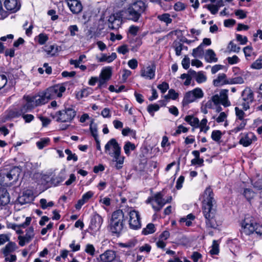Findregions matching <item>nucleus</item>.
Returning a JSON list of instances; mask_svg holds the SVG:
<instances>
[{"mask_svg":"<svg viewBox=\"0 0 262 262\" xmlns=\"http://www.w3.org/2000/svg\"><path fill=\"white\" fill-rule=\"evenodd\" d=\"M202 207L207 227L215 228L217 225L214 219L216 214V201L214 198L213 190L210 187H207L203 193Z\"/></svg>","mask_w":262,"mask_h":262,"instance_id":"f257e3e1","label":"nucleus"},{"mask_svg":"<svg viewBox=\"0 0 262 262\" xmlns=\"http://www.w3.org/2000/svg\"><path fill=\"white\" fill-rule=\"evenodd\" d=\"M146 7L145 3L141 0L136 1L130 4L126 9L128 19L135 22L138 21Z\"/></svg>","mask_w":262,"mask_h":262,"instance_id":"f03ea898","label":"nucleus"},{"mask_svg":"<svg viewBox=\"0 0 262 262\" xmlns=\"http://www.w3.org/2000/svg\"><path fill=\"white\" fill-rule=\"evenodd\" d=\"M124 213L121 210L114 211L110 224V230L114 234L119 235L123 228Z\"/></svg>","mask_w":262,"mask_h":262,"instance_id":"7ed1b4c3","label":"nucleus"},{"mask_svg":"<svg viewBox=\"0 0 262 262\" xmlns=\"http://www.w3.org/2000/svg\"><path fill=\"white\" fill-rule=\"evenodd\" d=\"M228 90L224 89L222 90L218 94H215L212 96L211 100L208 101L205 104L206 108H212V103L214 105L222 104L225 107L230 105L231 103L228 98Z\"/></svg>","mask_w":262,"mask_h":262,"instance_id":"20e7f679","label":"nucleus"},{"mask_svg":"<svg viewBox=\"0 0 262 262\" xmlns=\"http://www.w3.org/2000/svg\"><path fill=\"white\" fill-rule=\"evenodd\" d=\"M76 111L72 108H66L58 111L57 114V120L62 122H70L75 118Z\"/></svg>","mask_w":262,"mask_h":262,"instance_id":"39448f33","label":"nucleus"},{"mask_svg":"<svg viewBox=\"0 0 262 262\" xmlns=\"http://www.w3.org/2000/svg\"><path fill=\"white\" fill-rule=\"evenodd\" d=\"M128 225L130 229L138 230L141 228V217L139 212L136 210H131L128 212Z\"/></svg>","mask_w":262,"mask_h":262,"instance_id":"423d86ee","label":"nucleus"},{"mask_svg":"<svg viewBox=\"0 0 262 262\" xmlns=\"http://www.w3.org/2000/svg\"><path fill=\"white\" fill-rule=\"evenodd\" d=\"M102 217L98 213H95L91 217L89 229L92 235H95L100 230L103 223Z\"/></svg>","mask_w":262,"mask_h":262,"instance_id":"0eeeda50","label":"nucleus"},{"mask_svg":"<svg viewBox=\"0 0 262 262\" xmlns=\"http://www.w3.org/2000/svg\"><path fill=\"white\" fill-rule=\"evenodd\" d=\"M66 87L62 84L55 85L50 87L46 90L47 97L49 100L55 98V97H61L62 94L66 91Z\"/></svg>","mask_w":262,"mask_h":262,"instance_id":"6e6552de","label":"nucleus"},{"mask_svg":"<svg viewBox=\"0 0 262 262\" xmlns=\"http://www.w3.org/2000/svg\"><path fill=\"white\" fill-rule=\"evenodd\" d=\"M35 235L34 227L33 226L28 227L25 230V234L19 235L18 236L19 245L23 247L26 244L30 243L34 238Z\"/></svg>","mask_w":262,"mask_h":262,"instance_id":"1a4fd4ad","label":"nucleus"},{"mask_svg":"<svg viewBox=\"0 0 262 262\" xmlns=\"http://www.w3.org/2000/svg\"><path fill=\"white\" fill-rule=\"evenodd\" d=\"M121 151V146L114 138L110 139L104 146L105 152L110 156L120 152Z\"/></svg>","mask_w":262,"mask_h":262,"instance_id":"9d476101","label":"nucleus"},{"mask_svg":"<svg viewBox=\"0 0 262 262\" xmlns=\"http://www.w3.org/2000/svg\"><path fill=\"white\" fill-rule=\"evenodd\" d=\"M171 200V198H170L169 200H165L163 199L162 194L160 193H158L152 197L150 202L152 208L156 211H159L162 209L165 204L169 202Z\"/></svg>","mask_w":262,"mask_h":262,"instance_id":"9b49d317","label":"nucleus"},{"mask_svg":"<svg viewBox=\"0 0 262 262\" xmlns=\"http://www.w3.org/2000/svg\"><path fill=\"white\" fill-rule=\"evenodd\" d=\"M29 100H30L31 104L33 106V107L43 105L47 103L49 99L48 98V95H47V93L46 92L41 93L39 95L30 96H27Z\"/></svg>","mask_w":262,"mask_h":262,"instance_id":"f8f14e48","label":"nucleus"},{"mask_svg":"<svg viewBox=\"0 0 262 262\" xmlns=\"http://www.w3.org/2000/svg\"><path fill=\"white\" fill-rule=\"evenodd\" d=\"M256 223L251 217L246 218L242 223L243 232L250 235L255 231Z\"/></svg>","mask_w":262,"mask_h":262,"instance_id":"ddd939ff","label":"nucleus"},{"mask_svg":"<svg viewBox=\"0 0 262 262\" xmlns=\"http://www.w3.org/2000/svg\"><path fill=\"white\" fill-rule=\"evenodd\" d=\"M24 98L26 101V104L20 107L19 109L15 110L13 112V117H18L19 116H23L26 114V113L31 111L34 108L33 106L31 104L30 100H29L28 96L24 97Z\"/></svg>","mask_w":262,"mask_h":262,"instance_id":"4468645a","label":"nucleus"},{"mask_svg":"<svg viewBox=\"0 0 262 262\" xmlns=\"http://www.w3.org/2000/svg\"><path fill=\"white\" fill-rule=\"evenodd\" d=\"M156 69V66L154 63L143 67L140 71V75L146 79H153L155 77Z\"/></svg>","mask_w":262,"mask_h":262,"instance_id":"2eb2a0df","label":"nucleus"},{"mask_svg":"<svg viewBox=\"0 0 262 262\" xmlns=\"http://www.w3.org/2000/svg\"><path fill=\"white\" fill-rule=\"evenodd\" d=\"M239 143L244 147H247L256 140L255 135L251 132L242 133L239 136Z\"/></svg>","mask_w":262,"mask_h":262,"instance_id":"dca6fc26","label":"nucleus"},{"mask_svg":"<svg viewBox=\"0 0 262 262\" xmlns=\"http://www.w3.org/2000/svg\"><path fill=\"white\" fill-rule=\"evenodd\" d=\"M70 11L73 14H79L82 10V5L79 0H65Z\"/></svg>","mask_w":262,"mask_h":262,"instance_id":"f3484780","label":"nucleus"},{"mask_svg":"<svg viewBox=\"0 0 262 262\" xmlns=\"http://www.w3.org/2000/svg\"><path fill=\"white\" fill-rule=\"evenodd\" d=\"M34 200L33 193L31 190H26L17 198L19 204L24 205L32 202Z\"/></svg>","mask_w":262,"mask_h":262,"instance_id":"a211bd4d","label":"nucleus"},{"mask_svg":"<svg viewBox=\"0 0 262 262\" xmlns=\"http://www.w3.org/2000/svg\"><path fill=\"white\" fill-rule=\"evenodd\" d=\"M213 84L215 86H221L226 84H230L229 78L224 73L218 74L216 78L213 80Z\"/></svg>","mask_w":262,"mask_h":262,"instance_id":"6ab92c4d","label":"nucleus"},{"mask_svg":"<svg viewBox=\"0 0 262 262\" xmlns=\"http://www.w3.org/2000/svg\"><path fill=\"white\" fill-rule=\"evenodd\" d=\"M112 158V162L115 163V167L117 169L122 168L125 157L121 155V151L111 156Z\"/></svg>","mask_w":262,"mask_h":262,"instance_id":"aec40b11","label":"nucleus"},{"mask_svg":"<svg viewBox=\"0 0 262 262\" xmlns=\"http://www.w3.org/2000/svg\"><path fill=\"white\" fill-rule=\"evenodd\" d=\"M116 256V252L114 251L106 250L100 255V258L102 262H112L115 260Z\"/></svg>","mask_w":262,"mask_h":262,"instance_id":"412c9836","label":"nucleus"},{"mask_svg":"<svg viewBox=\"0 0 262 262\" xmlns=\"http://www.w3.org/2000/svg\"><path fill=\"white\" fill-rule=\"evenodd\" d=\"M94 193L92 191H89L83 194L81 199L79 200L77 203L75 205V208L77 209H79L81 208L82 206L85 203L88 202L94 195Z\"/></svg>","mask_w":262,"mask_h":262,"instance_id":"4be33fe9","label":"nucleus"},{"mask_svg":"<svg viewBox=\"0 0 262 262\" xmlns=\"http://www.w3.org/2000/svg\"><path fill=\"white\" fill-rule=\"evenodd\" d=\"M20 169L18 167H14L6 174V178L9 181L12 180L16 182L20 173Z\"/></svg>","mask_w":262,"mask_h":262,"instance_id":"5701e85b","label":"nucleus"},{"mask_svg":"<svg viewBox=\"0 0 262 262\" xmlns=\"http://www.w3.org/2000/svg\"><path fill=\"white\" fill-rule=\"evenodd\" d=\"M4 5L8 10L12 12H16L20 8V4L17 0H6Z\"/></svg>","mask_w":262,"mask_h":262,"instance_id":"b1692460","label":"nucleus"},{"mask_svg":"<svg viewBox=\"0 0 262 262\" xmlns=\"http://www.w3.org/2000/svg\"><path fill=\"white\" fill-rule=\"evenodd\" d=\"M108 27L112 30H116L120 27L121 24V20L120 18L117 17L115 15H112L108 19Z\"/></svg>","mask_w":262,"mask_h":262,"instance_id":"393cba45","label":"nucleus"},{"mask_svg":"<svg viewBox=\"0 0 262 262\" xmlns=\"http://www.w3.org/2000/svg\"><path fill=\"white\" fill-rule=\"evenodd\" d=\"M117 58V54L116 53L113 52L110 55H107L106 54L102 53L100 56H97L96 58L98 62H106L107 63H111L113 61Z\"/></svg>","mask_w":262,"mask_h":262,"instance_id":"a878e982","label":"nucleus"},{"mask_svg":"<svg viewBox=\"0 0 262 262\" xmlns=\"http://www.w3.org/2000/svg\"><path fill=\"white\" fill-rule=\"evenodd\" d=\"M242 100L252 102L254 99L253 91L248 88H246L242 94Z\"/></svg>","mask_w":262,"mask_h":262,"instance_id":"bb28decb","label":"nucleus"},{"mask_svg":"<svg viewBox=\"0 0 262 262\" xmlns=\"http://www.w3.org/2000/svg\"><path fill=\"white\" fill-rule=\"evenodd\" d=\"M10 202V197L6 190H0V207L4 206Z\"/></svg>","mask_w":262,"mask_h":262,"instance_id":"cd10ccee","label":"nucleus"},{"mask_svg":"<svg viewBox=\"0 0 262 262\" xmlns=\"http://www.w3.org/2000/svg\"><path fill=\"white\" fill-rule=\"evenodd\" d=\"M32 218L31 217H27L25 221L20 224L17 225L15 224H10L9 226V228L13 229L15 231L17 230L18 228H23V229L26 228L31 224Z\"/></svg>","mask_w":262,"mask_h":262,"instance_id":"c85d7f7f","label":"nucleus"},{"mask_svg":"<svg viewBox=\"0 0 262 262\" xmlns=\"http://www.w3.org/2000/svg\"><path fill=\"white\" fill-rule=\"evenodd\" d=\"M112 71L113 68L111 67L108 66L103 68L101 71L99 77L109 80L112 75Z\"/></svg>","mask_w":262,"mask_h":262,"instance_id":"c756f323","label":"nucleus"},{"mask_svg":"<svg viewBox=\"0 0 262 262\" xmlns=\"http://www.w3.org/2000/svg\"><path fill=\"white\" fill-rule=\"evenodd\" d=\"M205 58L208 62H215L217 60L215 53L212 49H208L206 51Z\"/></svg>","mask_w":262,"mask_h":262,"instance_id":"7c9ffc66","label":"nucleus"},{"mask_svg":"<svg viewBox=\"0 0 262 262\" xmlns=\"http://www.w3.org/2000/svg\"><path fill=\"white\" fill-rule=\"evenodd\" d=\"M184 120L187 122L189 125L194 128H198L199 119L192 115L186 116Z\"/></svg>","mask_w":262,"mask_h":262,"instance_id":"2f4dec72","label":"nucleus"},{"mask_svg":"<svg viewBox=\"0 0 262 262\" xmlns=\"http://www.w3.org/2000/svg\"><path fill=\"white\" fill-rule=\"evenodd\" d=\"M194 101H195V100L194 98L193 95L191 93V92L189 91L184 94L182 103L183 106H184Z\"/></svg>","mask_w":262,"mask_h":262,"instance_id":"473e14b6","label":"nucleus"},{"mask_svg":"<svg viewBox=\"0 0 262 262\" xmlns=\"http://www.w3.org/2000/svg\"><path fill=\"white\" fill-rule=\"evenodd\" d=\"M157 18L161 22L164 23L167 26L172 21V18L170 17V15L169 13H163L162 14L158 15Z\"/></svg>","mask_w":262,"mask_h":262,"instance_id":"72a5a7b5","label":"nucleus"},{"mask_svg":"<svg viewBox=\"0 0 262 262\" xmlns=\"http://www.w3.org/2000/svg\"><path fill=\"white\" fill-rule=\"evenodd\" d=\"M16 244L13 242H9L3 249V253L5 254H10L16 249Z\"/></svg>","mask_w":262,"mask_h":262,"instance_id":"f704fd0d","label":"nucleus"},{"mask_svg":"<svg viewBox=\"0 0 262 262\" xmlns=\"http://www.w3.org/2000/svg\"><path fill=\"white\" fill-rule=\"evenodd\" d=\"M195 100L200 99L204 97V93L203 90L200 88H196L193 90L190 91Z\"/></svg>","mask_w":262,"mask_h":262,"instance_id":"c9c22d12","label":"nucleus"},{"mask_svg":"<svg viewBox=\"0 0 262 262\" xmlns=\"http://www.w3.org/2000/svg\"><path fill=\"white\" fill-rule=\"evenodd\" d=\"M223 6L224 5H220L219 4H210L205 5L204 8L209 10L212 14L214 15L217 13L219 8Z\"/></svg>","mask_w":262,"mask_h":262,"instance_id":"e433bc0d","label":"nucleus"},{"mask_svg":"<svg viewBox=\"0 0 262 262\" xmlns=\"http://www.w3.org/2000/svg\"><path fill=\"white\" fill-rule=\"evenodd\" d=\"M44 50L48 55L54 56L57 53L58 49L56 45H49L45 47Z\"/></svg>","mask_w":262,"mask_h":262,"instance_id":"4c0bfd02","label":"nucleus"},{"mask_svg":"<svg viewBox=\"0 0 262 262\" xmlns=\"http://www.w3.org/2000/svg\"><path fill=\"white\" fill-rule=\"evenodd\" d=\"M208 121L206 118H203L200 122L199 120L198 128H200L201 132L206 133L209 129V126L207 125Z\"/></svg>","mask_w":262,"mask_h":262,"instance_id":"58836bf2","label":"nucleus"},{"mask_svg":"<svg viewBox=\"0 0 262 262\" xmlns=\"http://www.w3.org/2000/svg\"><path fill=\"white\" fill-rule=\"evenodd\" d=\"M156 231L154 224L149 223L146 227L142 229V233L144 235H148L154 233Z\"/></svg>","mask_w":262,"mask_h":262,"instance_id":"ea45409f","label":"nucleus"},{"mask_svg":"<svg viewBox=\"0 0 262 262\" xmlns=\"http://www.w3.org/2000/svg\"><path fill=\"white\" fill-rule=\"evenodd\" d=\"M135 145L129 141L125 142L123 147L124 152L127 156L130 155V151L135 150Z\"/></svg>","mask_w":262,"mask_h":262,"instance_id":"a19ab883","label":"nucleus"},{"mask_svg":"<svg viewBox=\"0 0 262 262\" xmlns=\"http://www.w3.org/2000/svg\"><path fill=\"white\" fill-rule=\"evenodd\" d=\"M250 68L254 70H260L262 69V56L255 60L250 66Z\"/></svg>","mask_w":262,"mask_h":262,"instance_id":"79ce46f5","label":"nucleus"},{"mask_svg":"<svg viewBox=\"0 0 262 262\" xmlns=\"http://www.w3.org/2000/svg\"><path fill=\"white\" fill-rule=\"evenodd\" d=\"M90 129L92 136L94 139L98 138V135L97 133V125L94 123V119H91V123L90 125Z\"/></svg>","mask_w":262,"mask_h":262,"instance_id":"37998d69","label":"nucleus"},{"mask_svg":"<svg viewBox=\"0 0 262 262\" xmlns=\"http://www.w3.org/2000/svg\"><path fill=\"white\" fill-rule=\"evenodd\" d=\"M7 77L6 73L2 71V69L0 68V89L4 88L7 83Z\"/></svg>","mask_w":262,"mask_h":262,"instance_id":"c03bdc74","label":"nucleus"},{"mask_svg":"<svg viewBox=\"0 0 262 262\" xmlns=\"http://www.w3.org/2000/svg\"><path fill=\"white\" fill-rule=\"evenodd\" d=\"M64 179V177H63L61 174L57 176H53L51 179V183L53 184L54 186H56L62 182Z\"/></svg>","mask_w":262,"mask_h":262,"instance_id":"a18cd8bd","label":"nucleus"},{"mask_svg":"<svg viewBox=\"0 0 262 262\" xmlns=\"http://www.w3.org/2000/svg\"><path fill=\"white\" fill-rule=\"evenodd\" d=\"M50 142V139L48 138H45L41 139L39 141L36 142V145L39 149H41L49 145Z\"/></svg>","mask_w":262,"mask_h":262,"instance_id":"49530a36","label":"nucleus"},{"mask_svg":"<svg viewBox=\"0 0 262 262\" xmlns=\"http://www.w3.org/2000/svg\"><path fill=\"white\" fill-rule=\"evenodd\" d=\"M236 123L237 124V126L232 130V132L234 133H237L243 129L246 125L247 121H243L239 122V121L236 120Z\"/></svg>","mask_w":262,"mask_h":262,"instance_id":"de8ad7c7","label":"nucleus"},{"mask_svg":"<svg viewBox=\"0 0 262 262\" xmlns=\"http://www.w3.org/2000/svg\"><path fill=\"white\" fill-rule=\"evenodd\" d=\"M40 206L42 209H46L48 208H51L54 206V203L52 201L47 202V200L45 199H41L39 201Z\"/></svg>","mask_w":262,"mask_h":262,"instance_id":"09e8293b","label":"nucleus"},{"mask_svg":"<svg viewBox=\"0 0 262 262\" xmlns=\"http://www.w3.org/2000/svg\"><path fill=\"white\" fill-rule=\"evenodd\" d=\"M243 194L248 201L252 199L255 195V192L249 188L245 189Z\"/></svg>","mask_w":262,"mask_h":262,"instance_id":"8fccbe9b","label":"nucleus"},{"mask_svg":"<svg viewBox=\"0 0 262 262\" xmlns=\"http://www.w3.org/2000/svg\"><path fill=\"white\" fill-rule=\"evenodd\" d=\"M235 111L237 120H239L241 121H246V120L244 119L245 114L243 110L239 109L237 107H235Z\"/></svg>","mask_w":262,"mask_h":262,"instance_id":"3c124183","label":"nucleus"},{"mask_svg":"<svg viewBox=\"0 0 262 262\" xmlns=\"http://www.w3.org/2000/svg\"><path fill=\"white\" fill-rule=\"evenodd\" d=\"M195 79L198 83H202L207 80V77L203 72L200 71L197 73V76Z\"/></svg>","mask_w":262,"mask_h":262,"instance_id":"603ef678","label":"nucleus"},{"mask_svg":"<svg viewBox=\"0 0 262 262\" xmlns=\"http://www.w3.org/2000/svg\"><path fill=\"white\" fill-rule=\"evenodd\" d=\"M219 252V245L217 241L214 240L210 250V253L212 255H216Z\"/></svg>","mask_w":262,"mask_h":262,"instance_id":"864d4df0","label":"nucleus"},{"mask_svg":"<svg viewBox=\"0 0 262 262\" xmlns=\"http://www.w3.org/2000/svg\"><path fill=\"white\" fill-rule=\"evenodd\" d=\"M37 41L39 44L44 45L48 40V36L45 33H40L37 36Z\"/></svg>","mask_w":262,"mask_h":262,"instance_id":"5fc2aeb1","label":"nucleus"},{"mask_svg":"<svg viewBox=\"0 0 262 262\" xmlns=\"http://www.w3.org/2000/svg\"><path fill=\"white\" fill-rule=\"evenodd\" d=\"M137 242L135 240H130L125 243H119V245L122 248H132L135 247Z\"/></svg>","mask_w":262,"mask_h":262,"instance_id":"6e6d98bb","label":"nucleus"},{"mask_svg":"<svg viewBox=\"0 0 262 262\" xmlns=\"http://www.w3.org/2000/svg\"><path fill=\"white\" fill-rule=\"evenodd\" d=\"M65 153L68 155L67 160L71 161L73 160L76 162L78 160V157L75 154H73L71 150L69 149H66L65 150Z\"/></svg>","mask_w":262,"mask_h":262,"instance_id":"4d7b16f0","label":"nucleus"},{"mask_svg":"<svg viewBox=\"0 0 262 262\" xmlns=\"http://www.w3.org/2000/svg\"><path fill=\"white\" fill-rule=\"evenodd\" d=\"M174 48L177 56L181 55L182 50L183 49V45L179 42H174Z\"/></svg>","mask_w":262,"mask_h":262,"instance_id":"13d9d810","label":"nucleus"},{"mask_svg":"<svg viewBox=\"0 0 262 262\" xmlns=\"http://www.w3.org/2000/svg\"><path fill=\"white\" fill-rule=\"evenodd\" d=\"M222 135V134L220 130H213L211 134V138L214 141L219 142L221 138Z\"/></svg>","mask_w":262,"mask_h":262,"instance_id":"bf43d9fd","label":"nucleus"},{"mask_svg":"<svg viewBox=\"0 0 262 262\" xmlns=\"http://www.w3.org/2000/svg\"><path fill=\"white\" fill-rule=\"evenodd\" d=\"M230 84H243L244 83V78L241 76H237L229 78Z\"/></svg>","mask_w":262,"mask_h":262,"instance_id":"052dcab7","label":"nucleus"},{"mask_svg":"<svg viewBox=\"0 0 262 262\" xmlns=\"http://www.w3.org/2000/svg\"><path fill=\"white\" fill-rule=\"evenodd\" d=\"M159 108V105L157 104H150L147 107V111L152 116H154V113L158 111Z\"/></svg>","mask_w":262,"mask_h":262,"instance_id":"680f3d73","label":"nucleus"},{"mask_svg":"<svg viewBox=\"0 0 262 262\" xmlns=\"http://www.w3.org/2000/svg\"><path fill=\"white\" fill-rule=\"evenodd\" d=\"M203 54V49L202 45L199 46L197 48H194L192 50V55L194 57H198L201 56Z\"/></svg>","mask_w":262,"mask_h":262,"instance_id":"e2e57ef3","label":"nucleus"},{"mask_svg":"<svg viewBox=\"0 0 262 262\" xmlns=\"http://www.w3.org/2000/svg\"><path fill=\"white\" fill-rule=\"evenodd\" d=\"M252 50H253L252 47L250 46H247L244 48L243 51H244L246 59L247 60H250L249 58L251 56Z\"/></svg>","mask_w":262,"mask_h":262,"instance_id":"0e129e2a","label":"nucleus"},{"mask_svg":"<svg viewBox=\"0 0 262 262\" xmlns=\"http://www.w3.org/2000/svg\"><path fill=\"white\" fill-rule=\"evenodd\" d=\"M179 96V94L174 90L170 89L168 91V93L167 95L165 96V98H170L172 100H176Z\"/></svg>","mask_w":262,"mask_h":262,"instance_id":"69168bd1","label":"nucleus"},{"mask_svg":"<svg viewBox=\"0 0 262 262\" xmlns=\"http://www.w3.org/2000/svg\"><path fill=\"white\" fill-rule=\"evenodd\" d=\"M228 49L230 52L238 53L241 49L239 47L237 46L233 41H231L228 46Z\"/></svg>","mask_w":262,"mask_h":262,"instance_id":"338daca9","label":"nucleus"},{"mask_svg":"<svg viewBox=\"0 0 262 262\" xmlns=\"http://www.w3.org/2000/svg\"><path fill=\"white\" fill-rule=\"evenodd\" d=\"M117 51L119 54L125 55L129 52V49L128 48L127 45H123L122 46H119L117 48Z\"/></svg>","mask_w":262,"mask_h":262,"instance_id":"774afa93","label":"nucleus"}]
</instances>
